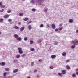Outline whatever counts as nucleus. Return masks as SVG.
I'll use <instances>...</instances> for the list:
<instances>
[{"instance_id":"obj_35","label":"nucleus","mask_w":78,"mask_h":78,"mask_svg":"<svg viewBox=\"0 0 78 78\" xmlns=\"http://www.w3.org/2000/svg\"><path fill=\"white\" fill-rule=\"evenodd\" d=\"M70 59H68V60H66V62H70Z\"/></svg>"},{"instance_id":"obj_18","label":"nucleus","mask_w":78,"mask_h":78,"mask_svg":"<svg viewBox=\"0 0 78 78\" xmlns=\"http://www.w3.org/2000/svg\"><path fill=\"white\" fill-rule=\"evenodd\" d=\"M66 67V69H67L68 70H69V69H70V67L69 66V65H67Z\"/></svg>"},{"instance_id":"obj_10","label":"nucleus","mask_w":78,"mask_h":78,"mask_svg":"<svg viewBox=\"0 0 78 78\" xmlns=\"http://www.w3.org/2000/svg\"><path fill=\"white\" fill-rule=\"evenodd\" d=\"M72 77L73 78H76V74H74L72 75Z\"/></svg>"},{"instance_id":"obj_5","label":"nucleus","mask_w":78,"mask_h":78,"mask_svg":"<svg viewBox=\"0 0 78 78\" xmlns=\"http://www.w3.org/2000/svg\"><path fill=\"white\" fill-rule=\"evenodd\" d=\"M9 15H5L4 16V18H5V19H7V18H8L9 17Z\"/></svg>"},{"instance_id":"obj_55","label":"nucleus","mask_w":78,"mask_h":78,"mask_svg":"<svg viewBox=\"0 0 78 78\" xmlns=\"http://www.w3.org/2000/svg\"><path fill=\"white\" fill-rule=\"evenodd\" d=\"M76 70L77 71H78V68H77L76 69Z\"/></svg>"},{"instance_id":"obj_61","label":"nucleus","mask_w":78,"mask_h":78,"mask_svg":"<svg viewBox=\"0 0 78 78\" xmlns=\"http://www.w3.org/2000/svg\"><path fill=\"white\" fill-rule=\"evenodd\" d=\"M23 1H25V0H22Z\"/></svg>"},{"instance_id":"obj_24","label":"nucleus","mask_w":78,"mask_h":78,"mask_svg":"<svg viewBox=\"0 0 78 78\" xmlns=\"http://www.w3.org/2000/svg\"><path fill=\"white\" fill-rule=\"evenodd\" d=\"M49 68L50 69H53L54 67H53V66H49Z\"/></svg>"},{"instance_id":"obj_28","label":"nucleus","mask_w":78,"mask_h":78,"mask_svg":"<svg viewBox=\"0 0 78 78\" xmlns=\"http://www.w3.org/2000/svg\"><path fill=\"white\" fill-rule=\"evenodd\" d=\"M1 64L2 66H5V62H2Z\"/></svg>"},{"instance_id":"obj_41","label":"nucleus","mask_w":78,"mask_h":78,"mask_svg":"<svg viewBox=\"0 0 78 78\" xmlns=\"http://www.w3.org/2000/svg\"><path fill=\"white\" fill-rule=\"evenodd\" d=\"M34 64V62H32L31 63V66H33Z\"/></svg>"},{"instance_id":"obj_32","label":"nucleus","mask_w":78,"mask_h":78,"mask_svg":"<svg viewBox=\"0 0 78 78\" xmlns=\"http://www.w3.org/2000/svg\"><path fill=\"white\" fill-rule=\"evenodd\" d=\"M34 42H33V40H32V41H30V44H33Z\"/></svg>"},{"instance_id":"obj_44","label":"nucleus","mask_w":78,"mask_h":78,"mask_svg":"<svg viewBox=\"0 0 78 78\" xmlns=\"http://www.w3.org/2000/svg\"><path fill=\"white\" fill-rule=\"evenodd\" d=\"M62 30V27H61L59 29V30L60 31H61V30Z\"/></svg>"},{"instance_id":"obj_39","label":"nucleus","mask_w":78,"mask_h":78,"mask_svg":"<svg viewBox=\"0 0 78 78\" xmlns=\"http://www.w3.org/2000/svg\"><path fill=\"white\" fill-rule=\"evenodd\" d=\"M4 11V9H2L1 10H0V12H3Z\"/></svg>"},{"instance_id":"obj_15","label":"nucleus","mask_w":78,"mask_h":78,"mask_svg":"<svg viewBox=\"0 0 78 78\" xmlns=\"http://www.w3.org/2000/svg\"><path fill=\"white\" fill-rule=\"evenodd\" d=\"M17 40L18 41H20L22 40V38H21V37H18V38H17Z\"/></svg>"},{"instance_id":"obj_52","label":"nucleus","mask_w":78,"mask_h":78,"mask_svg":"<svg viewBox=\"0 0 78 78\" xmlns=\"http://www.w3.org/2000/svg\"><path fill=\"white\" fill-rule=\"evenodd\" d=\"M62 25H63L62 24H60V25H59V27H61V26H62Z\"/></svg>"},{"instance_id":"obj_38","label":"nucleus","mask_w":78,"mask_h":78,"mask_svg":"<svg viewBox=\"0 0 78 78\" xmlns=\"http://www.w3.org/2000/svg\"><path fill=\"white\" fill-rule=\"evenodd\" d=\"M5 5H1V8H5Z\"/></svg>"},{"instance_id":"obj_43","label":"nucleus","mask_w":78,"mask_h":78,"mask_svg":"<svg viewBox=\"0 0 78 78\" xmlns=\"http://www.w3.org/2000/svg\"><path fill=\"white\" fill-rule=\"evenodd\" d=\"M46 27H47V28H48L49 27V24H48L47 25Z\"/></svg>"},{"instance_id":"obj_3","label":"nucleus","mask_w":78,"mask_h":78,"mask_svg":"<svg viewBox=\"0 0 78 78\" xmlns=\"http://www.w3.org/2000/svg\"><path fill=\"white\" fill-rule=\"evenodd\" d=\"M25 29V27H24V26H23L20 29V31H23V30H24V29Z\"/></svg>"},{"instance_id":"obj_47","label":"nucleus","mask_w":78,"mask_h":78,"mask_svg":"<svg viewBox=\"0 0 78 78\" xmlns=\"http://www.w3.org/2000/svg\"><path fill=\"white\" fill-rule=\"evenodd\" d=\"M42 42V40L40 39L39 40V42Z\"/></svg>"},{"instance_id":"obj_25","label":"nucleus","mask_w":78,"mask_h":78,"mask_svg":"<svg viewBox=\"0 0 78 78\" xmlns=\"http://www.w3.org/2000/svg\"><path fill=\"white\" fill-rule=\"evenodd\" d=\"M24 40L25 41H27V40H28V38L27 37H26L24 38Z\"/></svg>"},{"instance_id":"obj_13","label":"nucleus","mask_w":78,"mask_h":78,"mask_svg":"<svg viewBox=\"0 0 78 78\" xmlns=\"http://www.w3.org/2000/svg\"><path fill=\"white\" fill-rule=\"evenodd\" d=\"M75 48V45H73L71 47V49H74Z\"/></svg>"},{"instance_id":"obj_8","label":"nucleus","mask_w":78,"mask_h":78,"mask_svg":"<svg viewBox=\"0 0 78 78\" xmlns=\"http://www.w3.org/2000/svg\"><path fill=\"white\" fill-rule=\"evenodd\" d=\"M28 29L29 30H31V28H32V27H31V25H29L28 27Z\"/></svg>"},{"instance_id":"obj_30","label":"nucleus","mask_w":78,"mask_h":78,"mask_svg":"<svg viewBox=\"0 0 78 78\" xmlns=\"http://www.w3.org/2000/svg\"><path fill=\"white\" fill-rule=\"evenodd\" d=\"M44 27V25L42 24L40 25V28H42V27Z\"/></svg>"},{"instance_id":"obj_20","label":"nucleus","mask_w":78,"mask_h":78,"mask_svg":"<svg viewBox=\"0 0 78 78\" xmlns=\"http://www.w3.org/2000/svg\"><path fill=\"white\" fill-rule=\"evenodd\" d=\"M62 55L63 56H66V52H63L62 53Z\"/></svg>"},{"instance_id":"obj_53","label":"nucleus","mask_w":78,"mask_h":78,"mask_svg":"<svg viewBox=\"0 0 78 78\" xmlns=\"http://www.w3.org/2000/svg\"><path fill=\"white\" fill-rule=\"evenodd\" d=\"M21 24V23H18V25H20Z\"/></svg>"},{"instance_id":"obj_64","label":"nucleus","mask_w":78,"mask_h":78,"mask_svg":"<svg viewBox=\"0 0 78 78\" xmlns=\"http://www.w3.org/2000/svg\"><path fill=\"white\" fill-rule=\"evenodd\" d=\"M27 22H28V21H27Z\"/></svg>"},{"instance_id":"obj_40","label":"nucleus","mask_w":78,"mask_h":78,"mask_svg":"<svg viewBox=\"0 0 78 78\" xmlns=\"http://www.w3.org/2000/svg\"><path fill=\"white\" fill-rule=\"evenodd\" d=\"M0 22H3V19H1L0 20Z\"/></svg>"},{"instance_id":"obj_57","label":"nucleus","mask_w":78,"mask_h":78,"mask_svg":"<svg viewBox=\"0 0 78 78\" xmlns=\"http://www.w3.org/2000/svg\"><path fill=\"white\" fill-rule=\"evenodd\" d=\"M76 33H78V30H77L76 31Z\"/></svg>"},{"instance_id":"obj_63","label":"nucleus","mask_w":78,"mask_h":78,"mask_svg":"<svg viewBox=\"0 0 78 78\" xmlns=\"http://www.w3.org/2000/svg\"><path fill=\"white\" fill-rule=\"evenodd\" d=\"M77 3H78V1L77 2Z\"/></svg>"},{"instance_id":"obj_48","label":"nucleus","mask_w":78,"mask_h":78,"mask_svg":"<svg viewBox=\"0 0 78 78\" xmlns=\"http://www.w3.org/2000/svg\"><path fill=\"white\" fill-rule=\"evenodd\" d=\"M2 5H3V4H2V2H0V6H1Z\"/></svg>"},{"instance_id":"obj_54","label":"nucleus","mask_w":78,"mask_h":78,"mask_svg":"<svg viewBox=\"0 0 78 78\" xmlns=\"http://www.w3.org/2000/svg\"><path fill=\"white\" fill-rule=\"evenodd\" d=\"M16 62V60H14V62Z\"/></svg>"},{"instance_id":"obj_22","label":"nucleus","mask_w":78,"mask_h":78,"mask_svg":"<svg viewBox=\"0 0 78 78\" xmlns=\"http://www.w3.org/2000/svg\"><path fill=\"white\" fill-rule=\"evenodd\" d=\"M58 75L59 76H62V73H58Z\"/></svg>"},{"instance_id":"obj_46","label":"nucleus","mask_w":78,"mask_h":78,"mask_svg":"<svg viewBox=\"0 0 78 78\" xmlns=\"http://www.w3.org/2000/svg\"><path fill=\"white\" fill-rule=\"evenodd\" d=\"M12 20L11 19H9L8 20V22H11Z\"/></svg>"},{"instance_id":"obj_29","label":"nucleus","mask_w":78,"mask_h":78,"mask_svg":"<svg viewBox=\"0 0 78 78\" xmlns=\"http://www.w3.org/2000/svg\"><path fill=\"white\" fill-rule=\"evenodd\" d=\"M5 69L7 72H8V71H9V68H5Z\"/></svg>"},{"instance_id":"obj_37","label":"nucleus","mask_w":78,"mask_h":78,"mask_svg":"<svg viewBox=\"0 0 78 78\" xmlns=\"http://www.w3.org/2000/svg\"><path fill=\"white\" fill-rule=\"evenodd\" d=\"M18 50L20 51V50H22V48H19L18 49Z\"/></svg>"},{"instance_id":"obj_6","label":"nucleus","mask_w":78,"mask_h":78,"mask_svg":"<svg viewBox=\"0 0 78 78\" xmlns=\"http://www.w3.org/2000/svg\"><path fill=\"white\" fill-rule=\"evenodd\" d=\"M30 3L32 4H34L35 3V0H30Z\"/></svg>"},{"instance_id":"obj_27","label":"nucleus","mask_w":78,"mask_h":78,"mask_svg":"<svg viewBox=\"0 0 78 78\" xmlns=\"http://www.w3.org/2000/svg\"><path fill=\"white\" fill-rule=\"evenodd\" d=\"M32 11H33V12H35V11H36V9L34 8L32 9Z\"/></svg>"},{"instance_id":"obj_58","label":"nucleus","mask_w":78,"mask_h":78,"mask_svg":"<svg viewBox=\"0 0 78 78\" xmlns=\"http://www.w3.org/2000/svg\"><path fill=\"white\" fill-rule=\"evenodd\" d=\"M27 78H31L30 77H27Z\"/></svg>"},{"instance_id":"obj_1","label":"nucleus","mask_w":78,"mask_h":78,"mask_svg":"<svg viewBox=\"0 0 78 78\" xmlns=\"http://www.w3.org/2000/svg\"><path fill=\"white\" fill-rule=\"evenodd\" d=\"M73 44L75 45H77L78 44V40H75L74 41H73Z\"/></svg>"},{"instance_id":"obj_9","label":"nucleus","mask_w":78,"mask_h":78,"mask_svg":"<svg viewBox=\"0 0 78 78\" xmlns=\"http://www.w3.org/2000/svg\"><path fill=\"white\" fill-rule=\"evenodd\" d=\"M62 74H63L64 75L66 74V71H65V70H62Z\"/></svg>"},{"instance_id":"obj_14","label":"nucleus","mask_w":78,"mask_h":78,"mask_svg":"<svg viewBox=\"0 0 78 78\" xmlns=\"http://www.w3.org/2000/svg\"><path fill=\"white\" fill-rule=\"evenodd\" d=\"M13 28H14V29H19V28L16 26H14Z\"/></svg>"},{"instance_id":"obj_51","label":"nucleus","mask_w":78,"mask_h":78,"mask_svg":"<svg viewBox=\"0 0 78 78\" xmlns=\"http://www.w3.org/2000/svg\"><path fill=\"white\" fill-rule=\"evenodd\" d=\"M31 22V21H29V22L28 23H30Z\"/></svg>"},{"instance_id":"obj_42","label":"nucleus","mask_w":78,"mask_h":78,"mask_svg":"<svg viewBox=\"0 0 78 78\" xmlns=\"http://www.w3.org/2000/svg\"><path fill=\"white\" fill-rule=\"evenodd\" d=\"M25 55H26L25 54H23L22 55V57H24V56H25Z\"/></svg>"},{"instance_id":"obj_16","label":"nucleus","mask_w":78,"mask_h":78,"mask_svg":"<svg viewBox=\"0 0 78 78\" xmlns=\"http://www.w3.org/2000/svg\"><path fill=\"white\" fill-rule=\"evenodd\" d=\"M47 11H48V9H47V8H45L44 10V12H47Z\"/></svg>"},{"instance_id":"obj_11","label":"nucleus","mask_w":78,"mask_h":78,"mask_svg":"<svg viewBox=\"0 0 78 78\" xmlns=\"http://www.w3.org/2000/svg\"><path fill=\"white\" fill-rule=\"evenodd\" d=\"M56 57V55H52L51 56V58H52V59H54V58H55Z\"/></svg>"},{"instance_id":"obj_4","label":"nucleus","mask_w":78,"mask_h":78,"mask_svg":"<svg viewBox=\"0 0 78 78\" xmlns=\"http://www.w3.org/2000/svg\"><path fill=\"white\" fill-rule=\"evenodd\" d=\"M14 37L15 39H17L19 37V35H17V34H15L14 35Z\"/></svg>"},{"instance_id":"obj_34","label":"nucleus","mask_w":78,"mask_h":78,"mask_svg":"<svg viewBox=\"0 0 78 78\" xmlns=\"http://www.w3.org/2000/svg\"><path fill=\"white\" fill-rule=\"evenodd\" d=\"M6 73L5 72L4 73V77H6Z\"/></svg>"},{"instance_id":"obj_56","label":"nucleus","mask_w":78,"mask_h":78,"mask_svg":"<svg viewBox=\"0 0 78 78\" xmlns=\"http://www.w3.org/2000/svg\"><path fill=\"white\" fill-rule=\"evenodd\" d=\"M76 74L77 75H78V72H77L76 73Z\"/></svg>"},{"instance_id":"obj_17","label":"nucleus","mask_w":78,"mask_h":78,"mask_svg":"<svg viewBox=\"0 0 78 78\" xmlns=\"http://www.w3.org/2000/svg\"><path fill=\"white\" fill-rule=\"evenodd\" d=\"M73 20L72 19H70L69 20V23H72V22H73Z\"/></svg>"},{"instance_id":"obj_62","label":"nucleus","mask_w":78,"mask_h":78,"mask_svg":"<svg viewBox=\"0 0 78 78\" xmlns=\"http://www.w3.org/2000/svg\"><path fill=\"white\" fill-rule=\"evenodd\" d=\"M41 61V60H39V61Z\"/></svg>"},{"instance_id":"obj_49","label":"nucleus","mask_w":78,"mask_h":78,"mask_svg":"<svg viewBox=\"0 0 78 78\" xmlns=\"http://www.w3.org/2000/svg\"><path fill=\"white\" fill-rule=\"evenodd\" d=\"M37 71V70L36 69H35L34 71V72H36Z\"/></svg>"},{"instance_id":"obj_2","label":"nucleus","mask_w":78,"mask_h":78,"mask_svg":"<svg viewBox=\"0 0 78 78\" xmlns=\"http://www.w3.org/2000/svg\"><path fill=\"white\" fill-rule=\"evenodd\" d=\"M42 1H43V0H36V3L39 4H41V2H42Z\"/></svg>"},{"instance_id":"obj_12","label":"nucleus","mask_w":78,"mask_h":78,"mask_svg":"<svg viewBox=\"0 0 78 78\" xmlns=\"http://www.w3.org/2000/svg\"><path fill=\"white\" fill-rule=\"evenodd\" d=\"M24 21H27L28 20V18H26L23 19Z\"/></svg>"},{"instance_id":"obj_19","label":"nucleus","mask_w":78,"mask_h":78,"mask_svg":"<svg viewBox=\"0 0 78 78\" xmlns=\"http://www.w3.org/2000/svg\"><path fill=\"white\" fill-rule=\"evenodd\" d=\"M18 72V69H15L13 71V73H16V72Z\"/></svg>"},{"instance_id":"obj_31","label":"nucleus","mask_w":78,"mask_h":78,"mask_svg":"<svg viewBox=\"0 0 78 78\" xmlns=\"http://www.w3.org/2000/svg\"><path fill=\"white\" fill-rule=\"evenodd\" d=\"M57 44H58V42L55 41V42L54 43V44L55 45H57Z\"/></svg>"},{"instance_id":"obj_21","label":"nucleus","mask_w":78,"mask_h":78,"mask_svg":"<svg viewBox=\"0 0 78 78\" xmlns=\"http://www.w3.org/2000/svg\"><path fill=\"white\" fill-rule=\"evenodd\" d=\"M16 58H19L20 57V55H16Z\"/></svg>"},{"instance_id":"obj_36","label":"nucleus","mask_w":78,"mask_h":78,"mask_svg":"<svg viewBox=\"0 0 78 78\" xmlns=\"http://www.w3.org/2000/svg\"><path fill=\"white\" fill-rule=\"evenodd\" d=\"M7 12H8V13H11V10H8L7 11Z\"/></svg>"},{"instance_id":"obj_33","label":"nucleus","mask_w":78,"mask_h":78,"mask_svg":"<svg viewBox=\"0 0 78 78\" xmlns=\"http://www.w3.org/2000/svg\"><path fill=\"white\" fill-rule=\"evenodd\" d=\"M30 51H34V48H32L30 49Z\"/></svg>"},{"instance_id":"obj_45","label":"nucleus","mask_w":78,"mask_h":78,"mask_svg":"<svg viewBox=\"0 0 78 78\" xmlns=\"http://www.w3.org/2000/svg\"><path fill=\"white\" fill-rule=\"evenodd\" d=\"M58 31V29H56L55 30V31Z\"/></svg>"},{"instance_id":"obj_23","label":"nucleus","mask_w":78,"mask_h":78,"mask_svg":"<svg viewBox=\"0 0 78 78\" xmlns=\"http://www.w3.org/2000/svg\"><path fill=\"white\" fill-rule=\"evenodd\" d=\"M23 16V13H21L20 14L19 16H20V17H22V16Z\"/></svg>"},{"instance_id":"obj_26","label":"nucleus","mask_w":78,"mask_h":78,"mask_svg":"<svg viewBox=\"0 0 78 78\" xmlns=\"http://www.w3.org/2000/svg\"><path fill=\"white\" fill-rule=\"evenodd\" d=\"M19 53H20V54H22V53H23V52L22 51V50L19 51Z\"/></svg>"},{"instance_id":"obj_59","label":"nucleus","mask_w":78,"mask_h":78,"mask_svg":"<svg viewBox=\"0 0 78 78\" xmlns=\"http://www.w3.org/2000/svg\"><path fill=\"white\" fill-rule=\"evenodd\" d=\"M2 34V32H0V35Z\"/></svg>"},{"instance_id":"obj_60","label":"nucleus","mask_w":78,"mask_h":78,"mask_svg":"<svg viewBox=\"0 0 78 78\" xmlns=\"http://www.w3.org/2000/svg\"><path fill=\"white\" fill-rule=\"evenodd\" d=\"M48 45L47 44H46V45Z\"/></svg>"},{"instance_id":"obj_7","label":"nucleus","mask_w":78,"mask_h":78,"mask_svg":"<svg viewBox=\"0 0 78 78\" xmlns=\"http://www.w3.org/2000/svg\"><path fill=\"white\" fill-rule=\"evenodd\" d=\"M52 28L53 29H55L56 27L55 26V25L54 24H52L51 25Z\"/></svg>"},{"instance_id":"obj_50","label":"nucleus","mask_w":78,"mask_h":78,"mask_svg":"<svg viewBox=\"0 0 78 78\" xmlns=\"http://www.w3.org/2000/svg\"><path fill=\"white\" fill-rule=\"evenodd\" d=\"M37 78H40V77L39 76V75H37Z\"/></svg>"}]
</instances>
